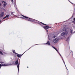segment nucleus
Listing matches in <instances>:
<instances>
[{"label":"nucleus","mask_w":75,"mask_h":75,"mask_svg":"<svg viewBox=\"0 0 75 75\" xmlns=\"http://www.w3.org/2000/svg\"><path fill=\"white\" fill-rule=\"evenodd\" d=\"M22 16L23 17L21 18H23V19H25L26 20H27V21H32V22H35V19L28 18L23 15H22Z\"/></svg>","instance_id":"nucleus-1"},{"label":"nucleus","mask_w":75,"mask_h":75,"mask_svg":"<svg viewBox=\"0 0 75 75\" xmlns=\"http://www.w3.org/2000/svg\"><path fill=\"white\" fill-rule=\"evenodd\" d=\"M68 33V32H63L61 34V36H65V35H67Z\"/></svg>","instance_id":"nucleus-2"},{"label":"nucleus","mask_w":75,"mask_h":75,"mask_svg":"<svg viewBox=\"0 0 75 75\" xmlns=\"http://www.w3.org/2000/svg\"><path fill=\"white\" fill-rule=\"evenodd\" d=\"M58 41V39L56 38L54 39L52 41L54 43H57Z\"/></svg>","instance_id":"nucleus-3"},{"label":"nucleus","mask_w":75,"mask_h":75,"mask_svg":"<svg viewBox=\"0 0 75 75\" xmlns=\"http://www.w3.org/2000/svg\"><path fill=\"white\" fill-rule=\"evenodd\" d=\"M43 27L45 30H48V29L50 28H51V27L47 26H43Z\"/></svg>","instance_id":"nucleus-4"},{"label":"nucleus","mask_w":75,"mask_h":75,"mask_svg":"<svg viewBox=\"0 0 75 75\" xmlns=\"http://www.w3.org/2000/svg\"><path fill=\"white\" fill-rule=\"evenodd\" d=\"M24 54V53L22 54H18V53H17V54H17V55H16L17 56V57H18L19 58H20V57H21L23 55V54Z\"/></svg>","instance_id":"nucleus-5"},{"label":"nucleus","mask_w":75,"mask_h":75,"mask_svg":"<svg viewBox=\"0 0 75 75\" xmlns=\"http://www.w3.org/2000/svg\"><path fill=\"white\" fill-rule=\"evenodd\" d=\"M4 13L3 12H1V14H0V15L1 16V17H3V16H4Z\"/></svg>","instance_id":"nucleus-6"},{"label":"nucleus","mask_w":75,"mask_h":75,"mask_svg":"<svg viewBox=\"0 0 75 75\" xmlns=\"http://www.w3.org/2000/svg\"><path fill=\"white\" fill-rule=\"evenodd\" d=\"M7 5V3L6 2V1H4V7L5 8L6 7V6Z\"/></svg>","instance_id":"nucleus-7"},{"label":"nucleus","mask_w":75,"mask_h":75,"mask_svg":"<svg viewBox=\"0 0 75 75\" xmlns=\"http://www.w3.org/2000/svg\"><path fill=\"white\" fill-rule=\"evenodd\" d=\"M3 50H0V54H1V55H3Z\"/></svg>","instance_id":"nucleus-8"},{"label":"nucleus","mask_w":75,"mask_h":75,"mask_svg":"<svg viewBox=\"0 0 75 75\" xmlns=\"http://www.w3.org/2000/svg\"><path fill=\"white\" fill-rule=\"evenodd\" d=\"M17 67L18 71H19V68H20V63L18 64L17 65Z\"/></svg>","instance_id":"nucleus-9"},{"label":"nucleus","mask_w":75,"mask_h":75,"mask_svg":"<svg viewBox=\"0 0 75 75\" xmlns=\"http://www.w3.org/2000/svg\"><path fill=\"white\" fill-rule=\"evenodd\" d=\"M12 52H13V53H14V54H17V53L16 52V51H15V50H12Z\"/></svg>","instance_id":"nucleus-10"},{"label":"nucleus","mask_w":75,"mask_h":75,"mask_svg":"<svg viewBox=\"0 0 75 75\" xmlns=\"http://www.w3.org/2000/svg\"><path fill=\"white\" fill-rule=\"evenodd\" d=\"M46 44H47V45H51V44L50 42L47 41V42L46 43Z\"/></svg>","instance_id":"nucleus-11"},{"label":"nucleus","mask_w":75,"mask_h":75,"mask_svg":"<svg viewBox=\"0 0 75 75\" xmlns=\"http://www.w3.org/2000/svg\"><path fill=\"white\" fill-rule=\"evenodd\" d=\"M2 66H7V65H8L6 64H2Z\"/></svg>","instance_id":"nucleus-12"},{"label":"nucleus","mask_w":75,"mask_h":75,"mask_svg":"<svg viewBox=\"0 0 75 75\" xmlns=\"http://www.w3.org/2000/svg\"><path fill=\"white\" fill-rule=\"evenodd\" d=\"M67 30V28L65 27H64L63 29V30L64 31H66V30Z\"/></svg>","instance_id":"nucleus-13"},{"label":"nucleus","mask_w":75,"mask_h":75,"mask_svg":"<svg viewBox=\"0 0 75 75\" xmlns=\"http://www.w3.org/2000/svg\"><path fill=\"white\" fill-rule=\"evenodd\" d=\"M18 60H17L15 62V64H18Z\"/></svg>","instance_id":"nucleus-14"},{"label":"nucleus","mask_w":75,"mask_h":75,"mask_svg":"<svg viewBox=\"0 0 75 75\" xmlns=\"http://www.w3.org/2000/svg\"><path fill=\"white\" fill-rule=\"evenodd\" d=\"M52 47H53V48H54V49H55V50H56L57 52H58V50H57V48H55V47H54L53 46H52Z\"/></svg>","instance_id":"nucleus-15"},{"label":"nucleus","mask_w":75,"mask_h":75,"mask_svg":"<svg viewBox=\"0 0 75 75\" xmlns=\"http://www.w3.org/2000/svg\"><path fill=\"white\" fill-rule=\"evenodd\" d=\"M13 64H11V65H16V63L15 61H13Z\"/></svg>","instance_id":"nucleus-16"},{"label":"nucleus","mask_w":75,"mask_h":75,"mask_svg":"<svg viewBox=\"0 0 75 75\" xmlns=\"http://www.w3.org/2000/svg\"><path fill=\"white\" fill-rule=\"evenodd\" d=\"M41 24H43V25H47V26H48V25H47V24H45L42 22H41Z\"/></svg>","instance_id":"nucleus-17"},{"label":"nucleus","mask_w":75,"mask_h":75,"mask_svg":"<svg viewBox=\"0 0 75 75\" xmlns=\"http://www.w3.org/2000/svg\"><path fill=\"white\" fill-rule=\"evenodd\" d=\"M72 23H73L74 24H75V21H72Z\"/></svg>","instance_id":"nucleus-18"},{"label":"nucleus","mask_w":75,"mask_h":75,"mask_svg":"<svg viewBox=\"0 0 75 75\" xmlns=\"http://www.w3.org/2000/svg\"><path fill=\"white\" fill-rule=\"evenodd\" d=\"M56 37V36L54 35V36H53L52 38H55Z\"/></svg>","instance_id":"nucleus-19"},{"label":"nucleus","mask_w":75,"mask_h":75,"mask_svg":"<svg viewBox=\"0 0 75 75\" xmlns=\"http://www.w3.org/2000/svg\"><path fill=\"white\" fill-rule=\"evenodd\" d=\"M6 18H7V17H9V15H7L6 16Z\"/></svg>","instance_id":"nucleus-20"},{"label":"nucleus","mask_w":75,"mask_h":75,"mask_svg":"<svg viewBox=\"0 0 75 75\" xmlns=\"http://www.w3.org/2000/svg\"><path fill=\"white\" fill-rule=\"evenodd\" d=\"M70 32L71 33H72V30L70 29Z\"/></svg>","instance_id":"nucleus-21"},{"label":"nucleus","mask_w":75,"mask_h":75,"mask_svg":"<svg viewBox=\"0 0 75 75\" xmlns=\"http://www.w3.org/2000/svg\"><path fill=\"white\" fill-rule=\"evenodd\" d=\"M6 18V16L4 17V18H3V19H5V18Z\"/></svg>","instance_id":"nucleus-22"},{"label":"nucleus","mask_w":75,"mask_h":75,"mask_svg":"<svg viewBox=\"0 0 75 75\" xmlns=\"http://www.w3.org/2000/svg\"><path fill=\"white\" fill-rule=\"evenodd\" d=\"M1 64H3V63H4V62H0Z\"/></svg>","instance_id":"nucleus-23"},{"label":"nucleus","mask_w":75,"mask_h":75,"mask_svg":"<svg viewBox=\"0 0 75 75\" xmlns=\"http://www.w3.org/2000/svg\"><path fill=\"white\" fill-rule=\"evenodd\" d=\"M69 39V37H67V40H68Z\"/></svg>","instance_id":"nucleus-24"},{"label":"nucleus","mask_w":75,"mask_h":75,"mask_svg":"<svg viewBox=\"0 0 75 75\" xmlns=\"http://www.w3.org/2000/svg\"><path fill=\"white\" fill-rule=\"evenodd\" d=\"M11 1H12V3H13V0H11Z\"/></svg>","instance_id":"nucleus-25"},{"label":"nucleus","mask_w":75,"mask_h":75,"mask_svg":"<svg viewBox=\"0 0 75 75\" xmlns=\"http://www.w3.org/2000/svg\"><path fill=\"white\" fill-rule=\"evenodd\" d=\"M72 17H73V16H71V18H70L71 19V18H72Z\"/></svg>","instance_id":"nucleus-26"},{"label":"nucleus","mask_w":75,"mask_h":75,"mask_svg":"<svg viewBox=\"0 0 75 75\" xmlns=\"http://www.w3.org/2000/svg\"><path fill=\"white\" fill-rule=\"evenodd\" d=\"M13 14V13L11 12V14Z\"/></svg>","instance_id":"nucleus-27"},{"label":"nucleus","mask_w":75,"mask_h":75,"mask_svg":"<svg viewBox=\"0 0 75 75\" xmlns=\"http://www.w3.org/2000/svg\"><path fill=\"white\" fill-rule=\"evenodd\" d=\"M74 21H75V18H74Z\"/></svg>","instance_id":"nucleus-28"},{"label":"nucleus","mask_w":75,"mask_h":75,"mask_svg":"<svg viewBox=\"0 0 75 75\" xmlns=\"http://www.w3.org/2000/svg\"><path fill=\"white\" fill-rule=\"evenodd\" d=\"M1 16L0 15V18H1Z\"/></svg>","instance_id":"nucleus-29"},{"label":"nucleus","mask_w":75,"mask_h":75,"mask_svg":"<svg viewBox=\"0 0 75 75\" xmlns=\"http://www.w3.org/2000/svg\"><path fill=\"white\" fill-rule=\"evenodd\" d=\"M1 6V4L0 3V6Z\"/></svg>","instance_id":"nucleus-30"},{"label":"nucleus","mask_w":75,"mask_h":75,"mask_svg":"<svg viewBox=\"0 0 75 75\" xmlns=\"http://www.w3.org/2000/svg\"><path fill=\"white\" fill-rule=\"evenodd\" d=\"M46 31H47V32H48V30H46Z\"/></svg>","instance_id":"nucleus-31"},{"label":"nucleus","mask_w":75,"mask_h":75,"mask_svg":"<svg viewBox=\"0 0 75 75\" xmlns=\"http://www.w3.org/2000/svg\"><path fill=\"white\" fill-rule=\"evenodd\" d=\"M27 68H28V67H27Z\"/></svg>","instance_id":"nucleus-32"},{"label":"nucleus","mask_w":75,"mask_h":75,"mask_svg":"<svg viewBox=\"0 0 75 75\" xmlns=\"http://www.w3.org/2000/svg\"><path fill=\"white\" fill-rule=\"evenodd\" d=\"M3 2H4V1H2V3H3Z\"/></svg>","instance_id":"nucleus-33"},{"label":"nucleus","mask_w":75,"mask_h":75,"mask_svg":"<svg viewBox=\"0 0 75 75\" xmlns=\"http://www.w3.org/2000/svg\"><path fill=\"white\" fill-rule=\"evenodd\" d=\"M1 22V21L0 20V23Z\"/></svg>","instance_id":"nucleus-34"},{"label":"nucleus","mask_w":75,"mask_h":75,"mask_svg":"<svg viewBox=\"0 0 75 75\" xmlns=\"http://www.w3.org/2000/svg\"><path fill=\"white\" fill-rule=\"evenodd\" d=\"M25 52H24V53H25Z\"/></svg>","instance_id":"nucleus-35"}]
</instances>
